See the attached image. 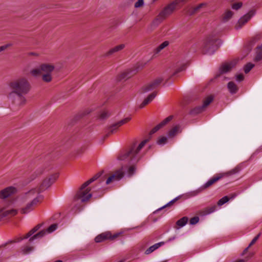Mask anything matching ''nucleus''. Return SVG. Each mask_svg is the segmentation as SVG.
Returning a JSON list of instances; mask_svg holds the SVG:
<instances>
[{"label":"nucleus","mask_w":262,"mask_h":262,"mask_svg":"<svg viewBox=\"0 0 262 262\" xmlns=\"http://www.w3.org/2000/svg\"><path fill=\"white\" fill-rule=\"evenodd\" d=\"M148 140L142 141L139 144H134L131 146L127 151L121 153L118 157V159L128 162L129 165L122 167L120 169L115 171L106 181L105 184L108 185L114 181L120 180L124 175L125 171L129 176H132L136 170L135 164L141 158L140 151L148 142Z\"/></svg>","instance_id":"obj_1"},{"label":"nucleus","mask_w":262,"mask_h":262,"mask_svg":"<svg viewBox=\"0 0 262 262\" xmlns=\"http://www.w3.org/2000/svg\"><path fill=\"white\" fill-rule=\"evenodd\" d=\"M16 192V189L15 188L8 187L0 191V198L1 199H7L10 207L14 209H15V207L19 206L21 203H25L32 200L30 202L28 203L25 207L21 209L20 212L23 214H26L32 211L42 199V196L41 195H37L31 199L27 197L26 195L28 192L23 196L17 199H14V195Z\"/></svg>","instance_id":"obj_2"},{"label":"nucleus","mask_w":262,"mask_h":262,"mask_svg":"<svg viewBox=\"0 0 262 262\" xmlns=\"http://www.w3.org/2000/svg\"><path fill=\"white\" fill-rule=\"evenodd\" d=\"M10 91L7 93L8 100L17 106H21L26 102L24 96L30 90L31 85L25 77H20L14 79L8 83Z\"/></svg>","instance_id":"obj_3"},{"label":"nucleus","mask_w":262,"mask_h":262,"mask_svg":"<svg viewBox=\"0 0 262 262\" xmlns=\"http://www.w3.org/2000/svg\"><path fill=\"white\" fill-rule=\"evenodd\" d=\"M41 226V224L36 225L32 230H31L25 236L17 237L15 238L14 240L10 241L6 243L5 244L2 245L0 246V248L6 247L9 245L19 242L23 239L28 238L30 237L29 239V243L27 245L25 246L22 249V252L24 254H27L30 253L34 250V247L30 245V244L32 242H33L35 239L42 237L47 233H51L53 232L57 228V224H54L51 225L47 229L42 230L37 233L34 234L33 236H31L33 234H34L40 229Z\"/></svg>","instance_id":"obj_4"},{"label":"nucleus","mask_w":262,"mask_h":262,"mask_svg":"<svg viewBox=\"0 0 262 262\" xmlns=\"http://www.w3.org/2000/svg\"><path fill=\"white\" fill-rule=\"evenodd\" d=\"M101 175V173L96 174L95 176L82 185L79 190L75 195L73 202V207L72 210L74 213H77L81 211L83 208V206L82 203L89 201L92 197V195H93L96 198L97 197H101L103 195L102 191H101L100 194H99L98 196H95L94 193L92 194L90 192L91 189L88 187V186L91 183L98 179Z\"/></svg>","instance_id":"obj_5"},{"label":"nucleus","mask_w":262,"mask_h":262,"mask_svg":"<svg viewBox=\"0 0 262 262\" xmlns=\"http://www.w3.org/2000/svg\"><path fill=\"white\" fill-rule=\"evenodd\" d=\"M221 41L214 33L208 36L203 41L201 46L202 52L204 54H212L217 50Z\"/></svg>","instance_id":"obj_6"},{"label":"nucleus","mask_w":262,"mask_h":262,"mask_svg":"<svg viewBox=\"0 0 262 262\" xmlns=\"http://www.w3.org/2000/svg\"><path fill=\"white\" fill-rule=\"evenodd\" d=\"M54 69V66L48 63H43L38 68L32 70L30 72L33 76H41L43 81L49 82L52 79V73Z\"/></svg>","instance_id":"obj_7"},{"label":"nucleus","mask_w":262,"mask_h":262,"mask_svg":"<svg viewBox=\"0 0 262 262\" xmlns=\"http://www.w3.org/2000/svg\"><path fill=\"white\" fill-rule=\"evenodd\" d=\"M58 177L57 173H53L50 174L48 177L46 178L42 182L38 188L32 189L28 192L26 194V196L30 199L45 190L48 187H49L56 180Z\"/></svg>","instance_id":"obj_8"},{"label":"nucleus","mask_w":262,"mask_h":262,"mask_svg":"<svg viewBox=\"0 0 262 262\" xmlns=\"http://www.w3.org/2000/svg\"><path fill=\"white\" fill-rule=\"evenodd\" d=\"M188 0H175L167 5L159 13L164 19L170 15L178 7H181Z\"/></svg>","instance_id":"obj_9"},{"label":"nucleus","mask_w":262,"mask_h":262,"mask_svg":"<svg viewBox=\"0 0 262 262\" xmlns=\"http://www.w3.org/2000/svg\"><path fill=\"white\" fill-rule=\"evenodd\" d=\"M224 177V174L218 173L213 176L211 179H210L205 184L201 186L200 188L196 190L190 192L191 196H195L201 193L203 190L209 188L210 186L213 185L219 180Z\"/></svg>","instance_id":"obj_10"},{"label":"nucleus","mask_w":262,"mask_h":262,"mask_svg":"<svg viewBox=\"0 0 262 262\" xmlns=\"http://www.w3.org/2000/svg\"><path fill=\"white\" fill-rule=\"evenodd\" d=\"M3 207L0 208V221L6 217H11L17 213L16 209L11 208L9 206L8 203Z\"/></svg>","instance_id":"obj_11"},{"label":"nucleus","mask_w":262,"mask_h":262,"mask_svg":"<svg viewBox=\"0 0 262 262\" xmlns=\"http://www.w3.org/2000/svg\"><path fill=\"white\" fill-rule=\"evenodd\" d=\"M121 233H116L113 235L110 232H105L97 235L95 241L96 243H100L106 239L114 240L119 237Z\"/></svg>","instance_id":"obj_12"},{"label":"nucleus","mask_w":262,"mask_h":262,"mask_svg":"<svg viewBox=\"0 0 262 262\" xmlns=\"http://www.w3.org/2000/svg\"><path fill=\"white\" fill-rule=\"evenodd\" d=\"M163 78L159 77L155 79L151 83L145 85L141 90V93H145L157 88L163 81Z\"/></svg>","instance_id":"obj_13"},{"label":"nucleus","mask_w":262,"mask_h":262,"mask_svg":"<svg viewBox=\"0 0 262 262\" xmlns=\"http://www.w3.org/2000/svg\"><path fill=\"white\" fill-rule=\"evenodd\" d=\"M255 14V10H251L248 13L242 17L238 20L237 24L235 25V29L236 30L240 29L242 27L245 25Z\"/></svg>","instance_id":"obj_14"},{"label":"nucleus","mask_w":262,"mask_h":262,"mask_svg":"<svg viewBox=\"0 0 262 262\" xmlns=\"http://www.w3.org/2000/svg\"><path fill=\"white\" fill-rule=\"evenodd\" d=\"M212 97L209 96L207 97L203 102V104L201 106H198L191 111V114H196L203 112L205 108L212 101Z\"/></svg>","instance_id":"obj_15"},{"label":"nucleus","mask_w":262,"mask_h":262,"mask_svg":"<svg viewBox=\"0 0 262 262\" xmlns=\"http://www.w3.org/2000/svg\"><path fill=\"white\" fill-rule=\"evenodd\" d=\"M138 72L137 68L127 70V71L121 73L118 77V80L121 81L126 80L130 78Z\"/></svg>","instance_id":"obj_16"},{"label":"nucleus","mask_w":262,"mask_h":262,"mask_svg":"<svg viewBox=\"0 0 262 262\" xmlns=\"http://www.w3.org/2000/svg\"><path fill=\"white\" fill-rule=\"evenodd\" d=\"M130 119L131 118L128 117L112 124L109 128L110 132L114 133L119 127L129 121Z\"/></svg>","instance_id":"obj_17"},{"label":"nucleus","mask_w":262,"mask_h":262,"mask_svg":"<svg viewBox=\"0 0 262 262\" xmlns=\"http://www.w3.org/2000/svg\"><path fill=\"white\" fill-rule=\"evenodd\" d=\"M130 119L131 118L128 117L112 124L109 128L110 132L114 133L119 127L129 121Z\"/></svg>","instance_id":"obj_18"},{"label":"nucleus","mask_w":262,"mask_h":262,"mask_svg":"<svg viewBox=\"0 0 262 262\" xmlns=\"http://www.w3.org/2000/svg\"><path fill=\"white\" fill-rule=\"evenodd\" d=\"M172 119V116H170L165 119L162 122H161L160 123H159L158 125H157L156 126H155L154 128L152 129V130L150 131V134H153L157 132L160 128H161L162 127L164 126L165 124H166L168 122H169L171 119Z\"/></svg>","instance_id":"obj_19"},{"label":"nucleus","mask_w":262,"mask_h":262,"mask_svg":"<svg viewBox=\"0 0 262 262\" xmlns=\"http://www.w3.org/2000/svg\"><path fill=\"white\" fill-rule=\"evenodd\" d=\"M172 119V116H170L165 119L162 122H161L160 123H159L158 125H157L156 126H155L154 128L152 129V130L150 131V134H153L157 132L160 128H161L162 127L164 126L165 124H166L168 122H169L171 119Z\"/></svg>","instance_id":"obj_20"},{"label":"nucleus","mask_w":262,"mask_h":262,"mask_svg":"<svg viewBox=\"0 0 262 262\" xmlns=\"http://www.w3.org/2000/svg\"><path fill=\"white\" fill-rule=\"evenodd\" d=\"M172 119V116H170L165 119L162 122H161L160 123H159L158 125H157L156 126H155L154 128L152 129V130L150 131V134H153L157 132L160 128H161L162 127L164 126L165 124H166L168 122H169L171 119Z\"/></svg>","instance_id":"obj_21"},{"label":"nucleus","mask_w":262,"mask_h":262,"mask_svg":"<svg viewBox=\"0 0 262 262\" xmlns=\"http://www.w3.org/2000/svg\"><path fill=\"white\" fill-rule=\"evenodd\" d=\"M206 5V3H201L195 7H190L187 10V13L190 15H193L199 12L201 8Z\"/></svg>","instance_id":"obj_22"},{"label":"nucleus","mask_w":262,"mask_h":262,"mask_svg":"<svg viewBox=\"0 0 262 262\" xmlns=\"http://www.w3.org/2000/svg\"><path fill=\"white\" fill-rule=\"evenodd\" d=\"M165 19L160 14L154 19L150 25V29L154 30Z\"/></svg>","instance_id":"obj_23"},{"label":"nucleus","mask_w":262,"mask_h":262,"mask_svg":"<svg viewBox=\"0 0 262 262\" xmlns=\"http://www.w3.org/2000/svg\"><path fill=\"white\" fill-rule=\"evenodd\" d=\"M156 95L157 94L156 92H153L149 95L148 96L145 98L143 102L140 104V108H142L144 107L145 105L151 102L156 97Z\"/></svg>","instance_id":"obj_24"},{"label":"nucleus","mask_w":262,"mask_h":262,"mask_svg":"<svg viewBox=\"0 0 262 262\" xmlns=\"http://www.w3.org/2000/svg\"><path fill=\"white\" fill-rule=\"evenodd\" d=\"M125 47V44H121L110 49L106 54V55L108 56L114 53L119 52L123 49Z\"/></svg>","instance_id":"obj_25"},{"label":"nucleus","mask_w":262,"mask_h":262,"mask_svg":"<svg viewBox=\"0 0 262 262\" xmlns=\"http://www.w3.org/2000/svg\"><path fill=\"white\" fill-rule=\"evenodd\" d=\"M234 64L233 63H226L223 64L220 69L221 74L229 72L231 70Z\"/></svg>","instance_id":"obj_26"},{"label":"nucleus","mask_w":262,"mask_h":262,"mask_svg":"<svg viewBox=\"0 0 262 262\" xmlns=\"http://www.w3.org/2000/svg\"><path fill=\"white\" fill-rule=\"evenodd\" d=\"M227 88H228L229 91L231 94L236 93L238 90V86L233 81H230L228 83Z\"/></svg>","instance_id":"obj_27"},{"label":"nucleus","mask_w":262,"mask_h":262,"mask_svg":"<svg viewBox=\"0 0 262 262\" xmlns=\"http://www.w3.org/2000/svg\"><path fill=\"white\" fill-rule=\"evenodd\" d=\"M163 244H164V243L160 242V243H159L155 244V245L150 246L149 248H148L145 251V254H149L151 253V252L154 251L155 250H156L158 248H159L160 246L163 245Z\"/></svg>","instance_id":"obj_28"},{"label":"nucleus","mask_w":262,"mask_h":262,"mask_svg":"<svg viewBox=\"0 0 262 262\" xmlns=\"http://www.w3.org/2000/svg\"><path fill=\"white\" fill-rule=\"evenodd\" d=\"M262 60V45L257 48L256 55L254 58V61L258 62Z\"/></svg>","instance_id":"obj_29"},{"label":"nucleus","mask_w":262,"mask_h":262,"mask_svg":"<svg viewBox=\"0 0 262 262\" xmlns=\"http://www.w3.org/2000/svg\"><path fill=\"white\" fill-rule=\"evenodd\" d=\"M233 12L230 10H227L223 15V20L224 22L228 21L232 16Z\"/></svg>","instance_id":"obj_30"},{"label":"nucleus","mask_w":262,"mask_h":262,"mask_svg":"<svg viewBox=\"0 0 262 262\" xmlns=\"http://www.w3.org/2000/svg\"><path fill=\"white\" fill-rule=\"evenodd\" d=\"M169 44V42L167 41H165L161 45H160L155 50V54H158L160 52L167 47Z\"/></svg>","instance_id":"obj_31"},{"label":"nucleus","mask_w":262,"mask_h":262,"mask_svg":"<svg viewBox=\"0 0 262 262\" xmlns=\"http://www.w3.org/2000/svg\"><path fill=\"white\" fill-rule=\"evenodd\" d=\"M43 172L42 168H38L31 174V180H34L38 176L40 175Z\"/></svg>","instance_id":"obj_32"},{"label":"nucleus","mask_w":262,"mask_h":262,"mask_svg":"<svg viewBox=\"0 0 262 262\" xmlns=\"http://www.w3.org/2000/svg\"><path fill=\"white\" fill-rule=\"evenodd\" d=\"M239 171V168L238 167H236L226 172L225 173H222L221 174H224V177L228 176L230 175H232L237 173Z\"/></svg>","instance_id":"obj_33"},{"label":"nucleus","mask_w":262,"mask_h":262,"mask_svg":"<svg viewBox=\"0 0 262 262\" xmlns=\"http://www.w3.org/2000/svg\"><path fill=\"white\" fill-rule=\"evenodd\" d=\"M179 126L177 125L170 130L168 134L169 137H173L174 136L179 132Z\"/></svg>","instance_id":"obj_34"},{"label":"nucleus","mask_w":262,"mask_h":262,"mask_svg":"<svg viewBox=\"0 0 262 262\" xmlns=\"http://www.w3.org/2000/svg\"><path fill=\"white\" fill-rule=\"evenodd\" d=\"M187 222L188 218L187 217H183L177 222V225L181 227L185 225Z\"/></svg>","instance_id":"obj_35"},{"label":"nucleus","mask_w":262,"mask_h":262,"mask_svg":"<svg viewBox=\"0 0 262 262\" xmlns=\"http://www.w3.org/2000/svg\"><path fill=\"white\" fill-rule=\"evenodd\" d=\"M254 67V64L250 62L248 63L244 67V72L245 73H248Z\"/></svg>","instance_id":"obj_36"},{"label":"nucleus","mask_w":262,"mask_h":262,"mask_svg":"<svg viewBox=\"0 0 262 262\" xmlns=\"http://www.w3.org/2000/svg\"><path fill=\"white\" fill-rule=\"evenodd\" d=\"M229 200V198L227 196H224L221 199L217 202L219 206H221L227 202Z\"/></svg>","instance_id":"obj_37"},{"label":"nucleus","mask_w":262,"mask_h":262,"mask_svg":"<svg viewBox=\"0 0 262 262\" xmlns=\"http://www.w3.org/2000/svg\"><path fill=\"white\" fill-rule=\"evenodd\" d=\"M177 200H178L177 198H176V199L172 200V201H171L170 202L168 203L167 204H166L165 205L163 206V207H162L161 208H160L158 210H157V211L161 210L162 209H163L164 208L170 207V206L172 205L176 202V201Z\"/></svg>","instance_id":"obj_38"},{"label":"nucleus","mask_w":262,"mask_h":262,"mask_svg":"<svg viewBox=\"0 0 262 262\" xmlns=\"http://www.w3.org/2000/svg\"><path fill=\"white\" fill-rule=\"evenodd\" d=\"M167 139L165 137H162L159 138V139L157 141V143L159 145H164L167 143Z\"/></svg>","instance_id":"obj_39"},{"label":"nucleus","mask_w":262,"mask_h":262,"mask_svg":"<svg viewBox=\"0 0 262 262\" xmlns=\"http://www.w3.org/2000/svg\"><path fill=\"white\" fill-rule=\"evenodd\" d=\"M216 206L215 205H213L211 207H208L205 209V213L206 214L211 213L214 212L216 210Z\"/></svg>","instance_id":"obj_40"},{"label":"nucleus","mask_w":262,"mask_h":262,"mask_svg":"<svg viewBox=\"0 0 262 262\" xmlns=\"http://www.w3.org/2000/svg\"><path fill=\"white\" fill-rule=\"evenodd\" d=\"M242 6V3L238 2V3L233 4L232 5V9H233L234 10H238L240 8H241Z\"/></svg>","instance_id":"obj_41"},{"label":"nucleus","mask_w":262,"mask_h":262,"mask_svg":"<svg viewBox=\"0 0 262 262\" xmlns=\"http://www.w3.org/2000/svg\"><path fill=\"white\" fill-rule=\"evenodd\" d=\"M108 117V115L107 112L103 111L99 115V118L100 119H104Z\"/></svg>","instance_id":"obj_42"},{"label":"nucleus","mask_w":262,"mask_h":262,"mask_svg":"<svg viewBox=\"0 0 262 262\" xmlns=\"http://www.w3.org/2000/svg\"><path fill=\"white\" fill-rule=\"evenodd\" d=\"M199 221V218L198 216H195L191 218L190 220V224L191 225H194L196 224Z\"/></svg>","instance_id":"obj_43"},{"label":"nucleus","mask_w":262,"mask_h":262,"mask_svg":"<svg viewBox=\"0 0 262 262\" xmlns=\"http://www.w3.org/2000/svg\"><path fill=\"white\" fill-rule=\"evenodd\" d=\"M144 5L143 0H138V1L135 4V8H139L143 6Z\"/></svg>","instance_id":"obj_44"},{"label":"nucleus","mask_w":262,"mask_h":262,"mask_svg":"<svg viewBox=\"0 0 262 262\" xmlns=\"http://www.w3.org/2000/svg\"><path fill=\"white\" fill-rule=\"evenodd\" d=\"M244 79V76L243 74H240L236 76V80L238 82L243 81Z\"/></svg>","instance_id":"obj_45"},{"label":"nucleus","mask_w":262,"mask_h":262,"mask_svg":"<svg viewBox=\"0 0 262 262\" xmlns=\"http://www.w3.org/2000/svg\"><path fill=\"white\" fill-rule=\"evenodd\" d=\"M259 236H260V234H257L252 240V241L251 242L250 244H249V247H250L252 245H253V244H254V243L257 241V240L258 239V238L259 237Z\"/></svg>","instance_id":"obj_46"},{"label":"nucleus","mask_w":262,"mask_h":262,"mask_svg":"<svg viewBox=\"0 0 262 262\" xmlns=\"http://www.w3.org/2000/svg\"><path fill=\"white\" fill-rule=\"evenodd\" d=\"M11 46H12V44L9 43V44H7V45H5L4 46H2L0 47V52L5 50L8 47H10Z\"/></svg>","instance_id":"obj_47"},{"label":"nucleus","mask_w":262,"mask_h":262,"mask_svg":"<svg viewBox=\"0 0 262 262\" xmlns=\"http://www.w3.org/2000/svg\"><path fill=\"white\" fill-rule=\"evenodd\" d=\"M185 66L183 65L181 67H180V68H179L177 70V71L173 73V75H175L177 73L183 71V70L185 69Z\"/></svg>","instance_id":"obj_48"},{"label":"nucleus","mask_w":262,"mask_h":262,"mask_svg":"<svg viewBox=\"0 0 262 262\" xmlns=\"http://www.w3.org/2000/svg\"><path fill=\"white\" fill-rule=\"evenodd\" d=\"M30 55H34V56H37V54L35 53H33V52H31L29 54Z\"/></svg>","instance_id":"obj_49"},{"label":"nucleus","mask_w":262,"mask_h":262,"mask_svg":"<svg viewBox=\"0 0 262 262\" xmlns=\"http://www.w3.org/2000/svg\"><path fill=\"white\" fill-rule=\"evenodd\" d=\"M236 262H245V261L244 260H243V259H240V260H238Z\"/></svg>","instance_id":"obj_50"},{"label":"nucleus","mask_w":262,"mask_h":262,"mask_svg":"<svg viewBox=\"0 0 262 262\" xmlns=\"http://www.w3.org/2000/svg\"><path fill=\"white\" fill-rule=\"evenodd\" d=\"M54 262H62V261L61 260H56V261H54Z\"/></svg>","instance_id":"obj_51"},{"label":"nucleus","mask_w":262,"mask_h":262,"mask_svg":"<svg viewBox=\"0 0 262 262\" xmlns=\"http://www.w3.org/2000/svg\"><path fill=\"white\" fill-rule=\"evenodd\" d=\"M248 250V248H246L245 250H244V253H245L246 252H247V251Z\"/></svg>","instance_id":"obj_52"},{"label":"nucleus","mask_w":262,"mask_h":262,"mask_svg":"<svg viewBox=\"0 0 262 262\" xmlns=\"http://www.w3.org/2000/svg\"><path fill=\"white\" fill-rule=\"evenodd\" d=\"M235 196H236V194H233V195L232 196V198H234Z\"/></svg>","instance_id":"obj_53"}]
</instances>
